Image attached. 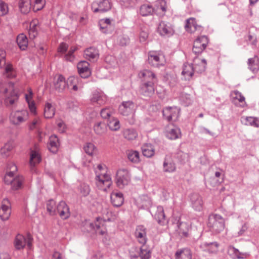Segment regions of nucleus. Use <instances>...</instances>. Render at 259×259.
Masks as SVG:
<instances>
[{"label": "nucleus", "mask_w": 259, "mask_h": 259, "mask_svg": "<svg viewBox=\"0 0 259 259\" xmlns=\"http://www.w3.org/2000/svg\"><path fill=\"white\" fill-rule=\"evenodd\" d=\"M138 77L140 79V95L149 99L152 98L154 95L155 85L157 82L155 74L149 70L144 69L139 72Z\"/></svg>", "instance_id": "obj_1"}, {"label": "nucleus", "mask_w": 259, "mask_h": 259, "mask_svg": "<svg viewBox=\"0 0 259 259\" xmlns=\"http://www.w3.org/2000/svg\"><path fill=\"white\" fill-rule=\"evenodd\" d=\"M207 226L215 232L219 233L225 228L224 219L220 214H212L208 217Z\"/></svg>", "instance_id": "obj_2"}, {"label": "nucleus", "mask_w": 259, "mask_h": 259, "mask_svg": "<svg viewBox=\"0 0 259 259\" xmlns=\"http://www.w3.org/2000/svg\"><path fill=\"white\" fill-rule=\"evenodd\" d=\"M131 181V177L128 171L126 169H120L116 172L115 182L119 189H123L128 185Z\"/></svg>", "instance_id": "obj_3"}, {"label": "nucleus", "mask_w": 259, "mask_h": 259, "mask_svg": "<svg viewBox=\"0 0 259 259\" xmlns=\"http://www.w3.org/2000/svg\"><path fill=\"white\" fill-rule=\"evenodd\" d=\"M157 32L161 36L169 37L173 35L175 30L170 22L161 21L157 27Z\"/></svg>", "instance_id": "obj_4"}, {"label": "nucleus", "mask_w": 259, "mask_h": 259, "mask_svg": "<svg viewBox=\"0 0 259 259\" xmlns=\"http://www.w3.org/2000/svg\"><path fill=\"white\" fill-rule=\"evenodd\" d=\"M111 9V4L109 0H102L99 2H94L92 4V10L94 13H104Z\"/></svg>", "instance_id": "obj_5"}, {"label": "nucleus", "mask_w": 259, "mask_h": 259, "mask_svg": "<svg viewBox=\"0 0 259 259\" xmlns=\"http://www.w3.org/2000/svg\"><path fill=\"white\" fill-rule=\"evenodd\" d=\"M8 88L10 92L6 96L5 100V104L7 106H11L14 104L15 101H17L19 98L18 93L14 90V83L13 82H9L8 83Z\"/></svg>", "instance_id": "obj_6"}, {"label": "nucleus", "mask_w": 259, "mask_h": 259, "mask_svg": "<svg viewBox=\"0 0 259 259\" xmlns=\"http://www.w3.org/2000/svg\"><path fill=\"white\" fill-rule=\"evenodd\" d=\"M190 201L192 208L197 211L202 210L204 202L202 197L198 193H193L190 196Z\"/></svg>", "instance_id": "obj_7"}, {"label": "nucleus", "mask_w": 259, "mask_h": 259, "mask_svg": "<svg viewBox=\"0 0 259 259\" xmlns=\"http://www.w3.org/2000/svg\"><path fill=\"white\" fill-rule=\"evenodd\" d=\"M147 62L150 65L157 68L164 64V61L161 60L160 55L155 51H150L148 53Z\"/></svg>", "instance_id": "obj_8"}, {"label": "nucleus", "mask_w": 259, "mask_h": 259, "mask_svg": "<svg viewBox=\"0 0 259 259\" xmlns=\"http://www.w3.org/2000/svg\"><path fill=\"white\" fill-rule=\"evenodd\" d=\"M28 116L27 110L17 111L10 116V120L14 124H19L26 120Z\"/></svg>", "instance_id": "obj_9"}, {"label": "nucleus", "mask_w": 259, "mask_h": 259, "mask_svg": "<svg viewBox=\"0 0 259 259\" xmlns=\"http://www.w3.org/2000/svg\"><path fill=\"white\" fill-rule=\"evenodd\" d=\"M89 66L90 64L86 61H81L78 63L77 68L80 77L87 78L91 76L92 73Z\"/></svg>", "instance_id": "obj_10"}, {"label": "nucleus", "mask_w": 259, "mask_h": 259, "mask_svg": "<svg viewBox=\"0 0 259 259\" xmlns=\"http://www.w3.org/2000/svg\"><path fill=\"white\" fill-rule=\"evenodd\" d=\"M53 84L55 89L59 93H62L66 86L68 83L65 80V78L62 74L56 75L53 79Z\"/></svg>", "instance_id": "obj_11"}, {"label": "nucleus", "mask_w": 259, "mask_h": 259, "mask_svg": "<svg viewBox=\"0 0 259 259\" xmlns=\"http://www.w3.org/2000/svg\"><path fill=\"white\" fill-rule=\"evenodd\" d=\"M193 65L195 73L201 74L204 72L206 67V60L205 59H200L196 56L193 59Z\"/></svg>", "instance_id": "obj_12"}, {"label": "nucleus", "mask_w": 259, "mask_h": 259, "mask_svg": "<svg viewBox=\"0 0 259 259\" xmlns=\"http://www.w3.org/2000/svg\"><path fill=\"white\" fill-rule=\"evenodd\" d=\"M11 214L10 203L7 198L3 200V204L0 209V218L3 221L9 219Z\"/></svg>", "instance_id": "obj_13"}, {"label": "nucleus", "mask_w": 259, "mask_h": 259, "mask_svg": "<svg viewBox=\"0 0 259 259\" xmlns=\"http://www.w3.org/2000/svg\"><path fill=\"white\" fill-rule=\"evenodd\" d=\"M57 211L60 217L63 220L67 219L70 216L69 208L63 201H61L57 205L56 207Z\"/></svg>", "instance_id": "obj_14"}, {"label": "nucleus", "mask_w": 259, "mask_h": 259, "mask_svg": "<svg viewBox=\"0 0 259 259\" xmlns=\"http://www.w3.org/2000/svg\"><path fill=\"white\" fill-rule=\"evenodd\" d=\"M111 202L114 207H119L124 202L123 194L120 192L113 191L110 195Z\"/></svg>", "instance_id": "obj_15"}, {"label": "nucleus", "mask_w": 259, "mask_h": 259, "mask_svg": "<svg viewBox=\"0 0 259 259\" xmlns=\"http://www.w3.org/2000/svg\"><path fill=\"white\" fill-rule=\"evenodd\" d=\"M134 103L132 101H123L119 107V111L123 116H127L134 108Z\"/></svg>", "instance_id": "obj_16"}, {"label": "nucleus", "mask_w": 259, "mask_h": 259, "mask_svg": "<svg viewBox=\"0 0 259 259\" xmlns=\"http://www.w3.org/2000/svg\"><path fill=\"white\" fill-rule=\"evenodd\" d=\"M90 100L93 104L97 103L99 105H102L106 102L107 98L103 93L95 91L92 94Z\"/></svg>", "instance_id": "obj_17"}, {"label": "nucleus", "mask_w": 259, "mask_h": 259, "mask_svg": "<svg viewBox=\"0 0 259 259\" xmlns=\"http://www.w3.org/2000/svg\"><path fill=\"white\" fill-rule=\"evenodd\" d=\"M177 226L178 228L177 231L180 236L182 237H189V232L191 227L187 223L181 222L179 220Z\"/></svg>", "instance_id": "obj_18"}, {"label": "nucleus", "mask_w": 259, "mask_h": 259, "mask_svg": "<svg viewBox=\"0 0 259 259\" xmlns=\"http://www.w3.org/2000/svg\"><path fill=\"white\" fill-rule=\"evenodd\" d=\"M41 161V157L39 153L36 146L34 149H31L30 153L29 164L31 166H35Z\"/></svg>", "instance_id": "obj_19"}, {"label": "nucleus", "mask_w": 259, "mask_h": 259, "mask_svg": "<svg viewBox=\"0 0 259 259\" xmlns=\"http://www.w3.org/2000/svg\"><path fill=\"white\" fill-rule=\"evenodd\" d=\"M157 10L152 7V6L148 4H143L141 6L139 9V14L143 16L146 17L152 15L154 14H156Z\"/></svg>", "instance_id": "obj_20"}, {"label": "nucleus", "mask_w": 259, "mask_h": 259, "mask_svg": "<svg viewBox=\"0 0 259 259\" xmlns=\"http://www.w3.org/2000/svg\"><path fill=\"white\" fill-rule=\"evenodd\" d=\"M176 259H192V252L188 247L178 249L175 254Z\"/></svg>", "instance_id": "obj_21"}, {"label": "nucleus", "mask_w": 259, "mask_h": 259, "mask_svg": "<svg viewBox=\"0 0 259 259\" xmlns=\"http://www.w3.org/2000/svg\"><path fill=\"white\" fill-rule=\"evenodd\" d=\"M162 115L163 118L167 121H171L173 118H177L176 108L171 107H167L162 110Z\"/></svg>", "instance_id": "obj_22"}, {"label": "nucleus", "mask_w": 259, "mask_h": 259, "mask_svg": "<svg viewBox=\"0 0 259 259\" xmlns=\"http://www.w3.org/2000/svg\"><path fill=\"white\" fill-rule=\"evenodd\" d=\"M59 146V139L56 136H51L49 138L48 148L52 153L55 154L58 151Z\"/></svg>", "instance_id": "obj_23"}, {"label": "nucleus", "mask_w": 259, "mask_h": 259, "mask_svg": "<svg viewBox=\"0 0 259 259\" xmlns=\"http://www.w3.org/2000/svg\"><path fill=\"white\" fill-rule=\"evenodd\" d=\"M18 8L22 14H27L32 8L31 0H19Z\"/></svg>", "instance_id": "obj_24"}, {"label": "nucleus", "mask_w": 259, "mask_h": 259, "mask_svg": "<svg viewBox=\"0 0 259 259\" xmlns=\"http://www.w3.org/2000/svg\"><path fill=\"white\" fill-rule=\"evenodd\" d=\"M26 239L21 234H17L14 241V245L16 250L23 249L26 246Z\"/></svg>", "instance_id": "obj_25"}, {"label": "nucleus", "mask_w": 259, "mask_h": 259, "mask_svg": "<svg viewBox=\"0 0 259 259\" xmlns=\"http://www.w3.org/2000/svg\"><path fill=\"white\" fill-rule=\"evenodd\" d=\"M107 124L103 121H97L94 125V131L96 134L102 136L106 134Z\"/></svg>", "instance_id": "obj_26"}, {"label": "nucleus", "mask_w": 259, "mask_h": 259, "mask_svg": "<svg viewBox=\"0 0 259 259\" xmlns=\"http://www.w3.org/2000/svg\"><path fill=\"white\" fill-rule=\"evenodd\" d=\"M193 64L184 63L182 74L185 76L186 79L189 80L194 75L195 71Z\"/></svg>", "instance_id": "obj_27"}, {"label": "nucleus", "mask_w": 259, "mask_h": 259, "mask_svg": "<svg viewBox=\"0 0 259 259\" xmlns=\"http://www.w3.org/2000/svg\"><path fill=\"white\" fill-rule=\"evenodd\" d=\"M154 217L158 224L161 226H163L164 225L165 215L162 206H157V211L155 213Z\"/></svg>", "instance_id": "obj_28"}, {"label": "nucleus", "mask_w": 259, "mask_h": 259, "mask_svg": "<svg viewBox=\"0 0 259 259\" xmlns=\"http://www.w3.org/2000/svg\"><path fill=\"white\" fill-rule=\"evenodd\" d=\"M16 42L22 51L26 50L28 47V38L23 33H21L17 36Z\"/></svg>", "instance_id": "obj_29"}, {"label": "nucleus", "mask_w": 259, "mask_h": 259, "mask_svg": "<svg viewBox=\"0 0 259 259\" xmlns=\"http://www.w3.org/2000/svg\"><path fill=\"white\" fill-rule=\"evenodd\" d=\"M84 56L88 60L97 59L99 57L98 50L95 47L87 48L84 51Z\"/></svg>", "instance_id": "obj_30"}, {"label": "nucleus", "mask_w": 259, "mask_h": 259, "mask_svg": "<svg viewBox=\"0 0 259 259\" xmlns=\"http://www.w3.org/2000/svg\"><path fill=\"white\" fill-rule=\"evenodd\" d=\"M248 68L253 73H257L259 70V63L258 58L256 56L248 59Z\"/></svg>", "instance_id": "obj_31"}, {"label": "nucleus", "mask_w": 259, "mask_h": 259, "mask_svg": "<svg viewBox=\"0 0 259 259\" xmlns=\"http://www.w3.org/2000/svg\"><path fill=\"white\" fill-rule=\"evenodd\" d=\"M143 156L147 157H152L155 153V149L151 144H145L141 147Z\"/></svg>", "instance_id": "obj_32"}, {"label": "nucleus", "mask_w": 259, "mask_h": 259, "mask_svg": "<svg viewBox=\"0 0 259 259\" xmlns=\"http://www.w3.org/2000/svg\"><path fill=\"white\" fill-rule=\"evenodd\" d=\"M24 178L22 176L16 177L11 183V188L13 190H18L22 188Z\"/></svg>", "instance_id": "obj_33"}, {"label": "nucleus", "mask_w": 259, "mask_h": 259, "mask_svg": "<svg viewBox=\"0 0 259 259\" xmlns=\"http://www.w3.org/2000/svg\"><path fill=\"white\" fill-rule=\"evenodd\" d=\"M29 95H25V100L27 102L29 106V108L30 111L33 113H36V108L35 106V102L33 101H31L32 98L33 92L30 89L29 91Z\"/></svg>", "instance_id": "obj_34"}, {"label": "nucleus", "mask_w": 259, "mask_h": 259, "mask_svg": "<svg viewBox=\"0 0 259 259\" xmlns=\"http://www.w3.org/2000/svg\"><path fill=\"white\" fill-rule=\"evenodd\" d=\"M55 113V109L50 103H46L44 108V116L46 118H52Z\"/></svg>", "instance_id": "obj_35"}, {"label": "nucleus", "mask_w": 259, "mask_h": 259, "mask_svg": "<svg viewBox=\"0 0 259 259\" xmlns=\"http://www.w3.org/2000/svg\"><path fill=\"white\" fill-rule=\"evenodd\" d=\"M141 259H150L151 257V251L145 244L140 247Z\"/></svg>", "instance_id": "obj_36"}, {"label": "nucleus", "mask_w": 259, "mask_h": 259, "mask_svg": "<svg viewBox=\"0 0 259 259\" xmlns=\"http://www.w3.org/2000/svg\"><path fill=\"white\" fill-rule=\"evenodd\" d=\"M126 153L130 161L135 163L140 162L139 152L138 151L130 150H128Z\"/></svg>", "instance_id": "obj_37"}, {"label": "nucleus", "mask_w": 259, "mask_h": 259, "mask_svg": "<svg viewBox=\"0 0 259 259\" xmlns=\"http://www.w3.org/2000/svg\"><path fill=\"white\" fill-rule=\"evenodd\" d=\"M174 157L181 164H184L187 160L188 155L187 153H185L181 150H177L175 154Z\"/></svg>", "instance_id": "obj_38"}, {"label": "nucleus", "mask_w": 259, "mask_h": 259, "mask_svg": "<svg viewBox=\"0 0 259 259\" xmlns=\"http://www.w3.org/2000/svg\"><path fill=\"white\" fill-rule=\"evenodd\" d=\"M181 136L180 129L178 127L171 128L166 133V137L170 140H176L178 139Z\"/></svg>", "instance_id": "obj_39"}, {"label": "nucleus", "mask_w": 259, "mask_h": 259, "mask_svg": "<svg viewBox=\"0 0 259 259\" xmlns=\"http://www.w3.org/2000/svg\"><path fill=\"white\" fill-rule=\"evenodd\" d=\"M124 137L128 140L135 139L138 136L137 131L134 128H127L123 131Z\"/></svg>", "instance_id": "obj_40"}, {"label": "nucleus", "mask_w": 259, "mask_h": 259, "mask_svg": "<svg viewBox=\"0 0 259 259\" xmlns=\"http://www.w3.org/2000/svg\"><path fill=\"white\" fill-rule=\"evenodd\" d=\"M47 211L51 215L56 214V202L53 199H50L47 202L46 204Z\"/></svg>", "instance_id": "obj_41"}, {"label": "nucleus", "mask_w": 259, "mask_h": 259, "mask_svg": "<svg viewBox=\"0 0 259 259\" xmlns=\"http://www.w3.org/2000/svg\"><path fill=\"white\" fill-rule=\"evenodd\" d=\"M163 170L165 172H172L176 170L175 164L165 159L163 164Z\"/></svg>", "instance_id": "obj_42"}, {"label": "nucleus", "mask_w": 259, "mask_h": 259, "mask_svg": "<svg viewBox=\"0 0 259 259\" xmlns=\"http://www.w3.org/2000/svg\"><path fill=\"white\" fill-rule=\"evenodd\" d=\"M77 48L74 46H72L70 48V49L67 53H66L64 56V59L67 61L73 62L75 59V56L74 53L76 51Z\"/></svg>", "instance_id": "obj_43"}, {"label": "nucleus", "mask_w": 259, "mask_h": 259, "mask_svg": "<svg viewBox=\"0 0 259 259\" xmlns=\"http://www.w3.org/2000/svg\"><path fill=\"white\" fill-rule=\"evenodd\" d=\"M140 248L137 246L131 247L129 250V257L130 259H141L140 254Z\"/></svg>", "instance_id": "obj_44"}, {"label": "nucleus", "mask_w": 259, "mask_h": 259, "mask_svg": "<svg viewBox=\"0 0 259 259\" xmlns=\"http://www.w3.org/2000/svg\"><path fill=\"white\" fill-rule=\"evenodd\" d=\"M5 72L7 74V77L10 78H13L16 77L13 65L10 64H6Z\"/></svg>", "instance_id": "obj_45"}, {"label": "nucleus", "mask_w": 259, "mask_h": 259, "mask_svg": "<svg viewBox=\"0 0 259 259\" xmlns=\"http://www.w3.org/2000/svg\"><path fill=\"white\" fill-rule=\"evenodd\" d=\"M102 219L100 217H97L94 222L90 224V228L95 231L97 233L101 228V223L100 221Z\"/></svg>", "instance_id": "obj_46"}, {"label": "nucleus", "mask_w": 259, "mask_h": 259, "mask_svg": "<svg viewBox=\"0 0 259 259\" xmlns=\"http://www.w3.org/2000/svg\"><path fill=\"white\" fill-rule=\"evenodd\" d=\"M79 190L81 196L83 197L87 196L90 192V186L84 183L80 185Z\"/></svg>", "instance_id": "obj_47"}, {"label": "nucleus", "mask_w": 259, "mask_h": 259, "mask_svg": "<svg viewBox=\"0 0 259 259\" xmlns=\"http://www.w3.org/2000/svg\"><path fill=\"white\" fill-rule=\"evenodd\" d=\"M107 125L111 131H116L119 130L120 128V123L119 120L117 119L114 118H113L112 120H110Z\"/></svg>", "instance_id": "obj_48"}, {"label": "nucleus", "mask_w": 259, "mask_h": 259, "mask_svg": "<svg viewBox=\"0 0 259 259\" xmlns=\"http://www.w3.org/2000/svg\"><path fill=\"white\" fill-rule=\"evenodd\" d=\"M96 148L92 143H87L83 147L84 152L89 155L92 156L93 152Z\"/></svg>", "instance_id": "obj_49"}, {"label": "nucleus", "mask_w": 259, "mask_h": 259, "mask_svg": "<svg viewBox=\"0 0 259 259\" xmlns=\"http://www.w3.org/2000/svg\"><path fill=\"white\" fill-rule=\"evenodd\" d=\"M135 235L140 244L142 245L146 244L147 242L146 232L140 233L139 232H135Z\"/></svg>", "instance_id": "obj_50"}, {"label": "nucleus", "mask_w": 259, "mask_h": 259, "mask_svg": "<svg viewBox=\"0 0 259 259\" xmlns=\"http://www.w3.org/2000/svg\"><path fill=\"white\" fill-rule=\"evenodd\" d=\"M45 6L44 0H35L34 5L32 6V10L36 12L43 9Z\"/></svg>", "instance_id": "obj_51"}, {"label": "nucleus", "mask_w": 259, "mask_h": 259, "mask_svg": "<svg viewBox=\"0 0 259 259\" xmlns=\"http://www.w3.org/2000/svg\"><path fill=\"white\" fill-rule=\"evenodd\" d=\"M112 113V109L110 108H103L100 111V115L104 119H110Z\"/></svg>", "instance_id": "obj_52"}, {"label": "nucleus", "mask_w": 259, "mask_h": 259, "mask_svg": "<svg viewBox=\"0 0 259 259\" xmlns=\"http://www.w3.org/2000/svg\"><path fill=\"white\" fill-rule=\"evenodd\" d=\"M246 121L251 126L254 127H259V119L253 117H247L246 118Z\"/></svg>", "instance_id": "obj_53"}, {"label": "nucleus", "mask_w": 259, "mask_h": 259, "mask_svg": "<svg viewBox=\"0 0 259 259\" xmlns=\"http://www.w3.org/2000/svg\"><path fill=\"white\" fill-rule=\"evenodd\" d=\"M8 6L4 1L0 0V14L5 15L8 13Z\"/></svg>", "instance_id": "obj_54"}, {"label": "nucleus", "mask_w": 259, "mask_h": 259, "mask_svg": "<svg viewBox=\"0 0 259 259\" xmlns=\"http://www.w3.org/2000/svg\"><path fill=\"white\" fill-rule=\"evenodd\" d=\"M191 26H193L196 30L198 29V27H200V28L201 27L200 26H198L196 24L195 19L194 18H192L188 19L186 20V23L185 24V28H187L188 27H191Z\"/></svg>", "instance_id": "obj_55"}, {"label": "nucleus", "mask_w": 259, "mask_h": 259, "mask_svg": "<svg viewBox=\"0 0 259 259\" xmlns=\"http://www.w3.org/2000/svg\"><path fill=\"white\" fill-rule=\"evenodd\" d=\"M203 245L204 247L209 248L210 249H213V250H211L212 252L213 251H215L217 249L219 246V243L217 242H205L203 243Z\"/></svg>", "instance_id": "obj_56"}, {"label": "nucleus", "mask_w": 259, "mask_h": 259, "mask_svg": "<svg viewBox=\"0 0 259 259\" xmlns=\"http://www.w3.org/2000/svg\"><path fill=\"white\" fill-rule=\"evenodd\" d=\"M238 252V249L235 248L233 246H229L228 249V254L233 259L236 258L237 253Z\"/></svg>", "instance_id": "obj_57"}, {"label": "nucleus", "mask_w": 259, "mask_h": 259, "mask_svg": "<svg viewBox=\"0 0 259 259\" xmlns=\"http://www.w3.org/2000/svg\"><path fill=\"white\" fill-rule=\"evenodd\" d=\"M13 149V147L9 144H6L1 149V153L4 156H8L9 154L8 152L11 151Z\"/></svg>", "instance_id": "obj_58"}, {"label": "nucleus", "mask_w": 259, "mask_h": 259, "mask_svg": "<svg viewBox=\"0 0 259 259\" xmlns=\"http://www.w3.org/2000/svg\"><path fill=\"white\" fill-rule=\"evenodd\" d=\"M236 96L233 97V100H238L239 102H245V97L242 95L241 93L237 90H235L232 92Z\"/></svg>", "instance_id": "obj_59"}, {"label": "nucleus", "mask_w": 259, "mask_h": 259, "mask_svg": "<svg viewBox=\"0 0 259 259\" xmlns=\"http://www.w3.org/2000/svg\"><path fill=\"white\" fill-rule=\"evenodd\" d=\"M68 49V45L65 42H61L58 48V52L59 53L64 54Z\"/></svg>", "instance_id": "obj_60"}, {"label": "nucleus", "mask_w": 259, "mask_h": 259, "mask_svg": "<svg viewBox=\"0 0 259 259\" xmlns=\"http://www.w3.org/2000/svg\"><path fill=\"white\" fill-rule=\"evenodd\" d=\"M130 43V38L127 36H122L119 38V45L121 46H125Z\"/></svg>", "instance_id": "obj_61"}, {"label": "nucleus", "mask_w": 259, "mask_h": 259, "mask_svg": "<svg viewBox=\"0 0 259 259\" xmlns=\"http://www.w3.org/2000/svg\"><path fill=\"white\" fill-rule=\"evenodd\" d=\"M197 38L198 39H199V40L200 41L201 44L202 45H203V47H204L205 48H206V47L208 43V41H209L208 37L206 35H202V36L198 37Z\"/></svg>", "instance_id": "obj_62"}, {"label": "nucleus", "mask_w": 259, "mask_h": 259, "mask_svg": "<svg viewBox=\"0 0 259 259\" xmlns=\"http://www.w3.org/2000/svg\"><path fill=\"white\" fill-rule=\"evenodd\" d=\"M79 79V78L77 76H70L68 78V81L67 82L68 83L67 85H73V84H77Z\"/></svg>", "instance_id": "obj_63"}, {"label": "nucleus", "mask_w": 259, "mask_h": 259, "mask_svg": "<svg viewBox=\"0 0 259 259\" xmlns=\"http://www.w3.org/2000/svg\"><path fill=\"white\" fill-rule=\"evenodd\" d=\"M148 37V33L147 31L142 30L140 33V40L141 42H144Z\"/></svg>", "instance_id": "obj_64"}]
</instances>
